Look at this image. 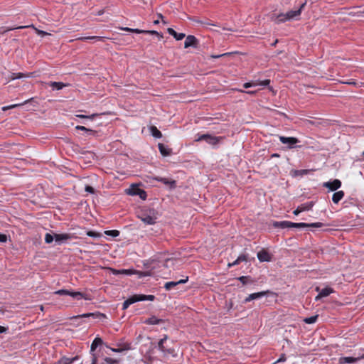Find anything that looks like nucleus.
<instances>
[{"label": "nucleus", "mask_w": 364, "mask_h": 364, "mask_svg": "<svg viewBox=\"0 0 364 364\" xmlns=\"http://www.w3.org/2000/svg\"><path fill=\"white\" fill-rule=\"evenodd\" d=\"M157 212L154 208H144L138 213V218L146 225H154L156 223Z\"/></svg>", "instance_id": "nucleus-1"}, {"label": "nucleus", "mask_w": 364, "mask_h": 364, "mask_svg": "<svg viewBox=\"0 0 364 364\" xmlns=\"http://www.w3.org/2000/svg\"><path fill=\"white\" fill-rule=\"evenodd\" d=\"M156 299L154 295L145 294H134L125 300L122 304V310L127 309L131 304L138 301H154Z\"/></svg>", "instance_id": "nucleus-2"}, {"label": "nucleus", "mask_w": 364, "mask_h": 364, "mask_svg": "<svg viewBox=\"0 0 364 364\" xmlns=\"http://www.w3.org/2000/svg\"><path fill=\"white\" fill-rule=\"evenodd\" d=\"M55 294L58 295H69L73 298L77 299H84L85 300L90 301L92 299V296L90 294L88 293H82L80 291H73L67 289H60L55 292Z\"/></svg>", "instance_id": "nucleus-3"}, {"label": "nucleus", "mask_w": 364, "mask_h": 364, "mask_svg": "<svg viewBox=\"0 0 364 364\" xmlns=\"http://www.w3.org/2000/svg\"><path fill=\"white\" fill-rule=\"evenodd\" d=\"M168 339V336L167 335H164L163 338L160 339L157 344L158 349L161 351L165 355H171L173 357H176L177 353L173 348H166L164 346V343Z\"/></svg>", "instance_id": "nucleus-4"}, {"label": "nucleus", "mask_w": 364, "mask_h": 364, "mask_svg": "<svg viewBox=\"0 0 364 364\" xmlns=\"http://www.w3.org/2000/svg\"><path fill=\"white\" fill-rule=\"evenodd\" d=\"M126 192L129 196H139L143 200H146L147 197L146 192L144 189L140 188L139 184L131 185Z\"/></svg>", "instance_id": "nucleus-5"}, {"label": "nucleus", "mask_w": 364, "mask_h": 364, "mask_svg": "<svg viewBox=\"0 0 364 364\" xmlns=\"http://www.w3.org/2000/svg\"><path fill=\"white\" fill-rule=\"evenodd\" d=\"M279 141L282 144L287 145V149H292L301 147V146L296 145L298 143L300 142V140L296 137L280 136Z\"/></svg>", "instance_id": "nucleus-6"}, {"label": "nucleus", "mask_w": 364, "mask_h": 364, "mask_svg": "<svg viewBox=\"0 0 364 364\" xmlns=\"http://www.w3.org/2000/svg\"><path fill=\"white\" fill-rule=\"evenodd\" d=\"M73 234L70 233H61V234H57L55 233V242L56 245H60L62 244L68 243L69 241L72 240L73 239L76 238Z\"/></svg>", "instance_id": "nucleus-7"}, {"label": "nucleus", "mask_w": 364, "mask_h": 364, "mask_svg": "<svg viewBox=\"0 0 364 364\" xmlns=\"http://www.w3.org/2000/svg\"><path fill=\"white\" fill-rule=\"evenodd\" d=\"M224 139L223 136H212L208 134L200 135L197 141H205L208 144H211L213 146H215L219 144V142Z\"/></svg>", "instance_id": "nucleus-8"}, {"label": "nucleus", "mask_w": 364, "mask_h": 364, "mask_svg": "<svg viewBox=\"0 0 364 364\" xmlns=\"http://www.w3.org/2000/svg\"><path fill=\"white\" fill-rule=\"evenodd\" d=\"M290 228H322L324 226V224L320 222L317 223H293L291 222L290 223Z\"/></svg>", "instance_id": "nucleus-9"}, {"label": "nucleus", "mask_w": 364, "mask_h": 364, "mask_svg": "<svg viewBox=\"0 0 364 364\" xmlns=\"http://www.w3.org/2000/svg\"><path fill=\"white\" fill-rule=\"evenodd\" d=\"M90 317H92L93 319H101V318H106V315L102 313H100L99 311H96V312H93V313H87V314H83L81 315L75 316L72 318L73 319H78L80 318H90Z\"/></svg>", "instance_id": "nucleus-10"}, {"label": "nucleus", "mask_w": 364, "mask_h": 364, "mask_svg": "<svg viewBox=\"0 0 364 364\" xmlns=\"http://www.w3.org/2000/svg\"><path fill=\"white\" fill-rule=\"evenodd\" d=\"M154 179L157 181L163 183L164 185L168 186L171 190L175 189L177 186L176 181L173 179L159 176L154 177Z\"/></svg>", "instance_id": "nucleus-11"}, {"label": "nucleus", "mask_w": 364, "mask_h": 364, "mask_svg": "<svg viewBox=\"0 0 364 364\" xmlns=\"http://www.w3.org/2000/svg\"><path fill=\"white\" fill-rule=\"evenodd\" d=\"M306 4V1L301 4L300 5V7L297 10H295V11L291 10V11L287 12L285 14V16H287V21L293 19V18H296L298 16H299L301 14L302 10L305 7Z\"/></svg>", "instance_id": "nucleus-12"}, {"label": "nucleus", "mask_w": 364, "mask_h": 364, "mask_svg": "<svg viewBox=\"0 0 364 364\" xmlns=\"http://www.w3.org/2000/svg\"><path fill=\"white\" fill-rule=\"evenodd\" d=\"M270 293H271V291L267 290V291H259V292L250 294L247 297H246L245 299L244 303L246 304L252 300L259 299L264 296H267Z\"/></svg>", "instance_id": "nucleus-13"}, {"label": "nucleus", "mask_w": 364, "mask_h": 364, "mask_svg": "<svg viewBox=\"0 0 364 364\" xmlns=\"http://www.w3.org/2000/svg\"><path fill=\"white\" fill-rule=\"evenodd\" d=\"M316 291L318 292V294L316 296V301L323 297H326L329 296L331 293L334 292L333 289H332L331 287H326L322 289H320L319 287H316Z\"/></svg>", "instance_id": "nucleus-14"}, {"label": "nucleus", "mask_w": 364, "mask_h": 364, "mask_svg": "<svg viewBox=\"0 0 364 364\" xmlns=\"http://www.w3.org/2000/svg\"><path fill=\"white\" fill-rule=\"evenodd\" d=\"M198 40L192 35H188L184 42V48H187L189 47L197 48L198 46Z\"/></svg>", "instance_id": "nucleus-15"}, {"label": "nucleus", "mask_w": 364, "mask_h": 364, "mask_svg": "<svg viewBox=\"0 0 364 364\" xmlns=\"http://www.w3.org/2000/svg\"><path fill=\"white\" fill-rule=\"evenodd\" d=\"M323 186L328 188L331 191H335L341 188V181L338 179H334L332 181H328L324 183Z\"/></svg>", "instance_id": "nucleus-16"}, {"label": "nucleus", "mask_w": 364, "mask_h": 364, "mask_svg": "<svg viewBox=\"0 0 364 364\" xmlns=\"http://www.w3.org/2000/svg\"><path fill=\"white\" fill-rule=\"evenodd\" d=\"M257 256L261 262H271L272 259V255L264 249L258 252Z\"/></svg>", "instance_id": "nucleus-17"}, {"label": "nucleus", "mask_w": 364, "mask_h": 364, "mask_svg": "<svg viewBox=\"0 0 364 364\" xmlns=\"http://www.w3.org/2000/svg\"><path fill=\"white\" fill-rule=\"evenodd\" d=\"M169 260H170V259H168H168H162L161 258V257H158L157 258H156V259H151V260L149 261L147 263L144 264V266H145L146 268H150L151 269H155V268H156V264H155V263H156V262H164V267H167V265H166V262H167L168 261H169Z\"/></svg>", "instance_id": "nucleus-18"}, {"label": "nucleus", "mask_w": 364, "mask_h": 364, "mask_svg": "<svg viewBox=\"0 0 364 364\" xmlns=\"http://www.w3.org/2000/svg\"><path fill=\"white\" fill-rule=\"evenodd\" d=\"M188 277H186L185 279H180L177 282H173V281L168 282L165 283L164 288L166 289V290L170 291L172 289L175 288L178 284H182L186 283L188 282Z\"/></svg>", "instance_id": "nucleus-19"}, {"label": "nucleus", "mask_w": 364, "mask_h": 364, "mask_svg": "<svg viewBox=\"0 0 364 364\" xmlns=\"http://www.w3.org/2000/svg\"><path fill=\"white\" fill-rule=\"evenodd\" d=\"M270 19L272 21L274 22L276 24H280L282 23H284L287 21V16L285 14L281 13L279 14H273L270 16Z\"/></svg>", "instance_id": "nucleus-20"}, {"label": "nucleus", "mask_w": 364, "mask_h": 364, "mask_svg": "<svg viewBox=\"0 0 364 364\" xmlns=\"http://www.w3.org/2000/svg\"><path fill=\"white\" fill-rule=\"evenodd\" d=\"M290 223L291 221H273L272 222V227L274 228H281V229H285V228H290Z\"/></svg>", "instance_id": "nucleus-21"}, {"label": "nucleus", "mask_w": 364, "mask_h": 364, "mask_svg": "<svg viewBox=\"0 0 364 364\" xmlns=\"http://www.w3.org/2000/svg\"><path fill=\"white\" fill-rule=\"evenodd\" d=\"M159 150L161 154L164 156H168L171 154L172 150L164 144L159 143L158 144Z\"/></svg>", "instance_id": "nucleus-22"}, {"label": "nucleus", "mask_w": 364, "mask_h": 364, "mask_svg": "<svg viewBox=\"0 0 364 364\" xmlns=\"http://www.w3.org/2000/svg\"><path fill=\"white\" fill-rule=\"evenodd\" d=\"M164 320L161 318H157L155 316H152L148 318H146L144 323L147 325H157L161 323H164Z\"/></svg>", "instance_id": "nucleus-23"}, {"label": "nucleus", "mask_w": 364, "mask_h": 364, "mask_svg": "<svg viewBox=\"0 0 364 364\" xmlns=\"http://www.w3.org/2000/svg\"><path fill=\"white\" fill-rule=\"evenodd\" d=\"M168 33L172 36L176 40L180 41L185 38L186 35L183 33H177L173 28H168L167 29Z\"/></svg>", "instance_id": "nucleus-24"}, {"label": "nucleus", "mask_w": 364, "mask_h": 364, "mask_svg": "<svg viewBox=\"0 0 364 364\" xmlns=\"http://www.w3.org/2000/svg\"><path fill=\"white\" fill-rule=\"evenodd\" d=\"M237 279L243 284L246 285L248 284H253L255 283V279H252L250 276H241Z\"/></svg>", "instance_id": "nucleus-25"}, {"label": "nucleus", "mask_w": 364, "mask_h": 364, "mask_svg": "<svg viewBox=\"0 0 364 364\" xmlns=\"http://www.w3.org/2000/svg\"><path fill=\"white\" fill-rule=\"evenodd\" d=\"M103 343V341L101 338L100 337H96L92 344H91V346H90V353H95V350L97 349V348L99 346H101L102 344Z\"/></svg>", "instance_id": "nucleus-26"}, {"label": "nucleus", "mask_w": 364, "mask_h": 364, "mask_svg": "<svg viewBox=\"0 0 364 364\" xmlns=\"http://www.w3.org/2000/svg\"><path fill=\"white\" fill-rule=\"evenodd\" d=\"M359 358L353 357H341L339 358V364L355 363Z\"/></svg>", "instance_id": "nucleus-27"}, {"label": "nucleus", "mask_w": 364, "mask_h": 364, "mask_svg": "<svg viewBox=\"0 0 364 364\" xmlns=\"http://www.w3.org/2000/svg\"><path fill=\"white\" fill-rule=\"evenodd\" d=\"M343 196H344V192L343 191H339L335 192L333 194L332 200L334 203L337 204L342 200Z\"/></svg>", "instance_id": "nucleus-28"}, {"label": "nucleus", "mask_w": 364, "mask_h": 364, "mask_svg": "<svg viewBox=\"0 0 364 364\" xmlns=\"http://www.w3.org/2000/svg\"><path fill=\"white\" fill-rule=\"evenodd\" d=\"M309 172V169L291 170V175L293 177L302 176L304 175L308 174Z\"/></svg>", "instance_id": "nucleus-29"}, {"label": "nucleus", "mask_w": 364, "mask_h": 364, "mask_svg": "<svg viewBox=\"0 0 364 364\" xmlns=\"http://www.w3.org/2000/svg\"><path fill=\"white\" fill-rule=\"evenodd\" d=\"M48 85L50 87H52L53 89H56L58 90H62L63 87L66 86L65 84L61 82H49Z\"/></svg>", "instance_id": "nucleus-30"}, {"label": "nucleus", "mask_w": 364, "mask_h": 364, "mask_svg": "<svg viewBox=\"0 0 364 364\" xmlns=\"http://www.w3.org/2000/svg\"><path fill=\"white\" fill-rule=\"evenodd\" d=\"M314 205V202L309 201L308 203L301 204L300 205H299V207L300 208L301 212H303V211L310 210L313 208Z\"/></svg>", "instance_id": "nucleus-31"}, {"label": "nucleus", "mask_w": 364, "mask_h": 364, "mask_svg": "<svg viewBox=\"0 0 364 364\" xmlns=\"http://www.w3.org/2000/svg\"><path fill=\"white\" fill-rule=\"evenodd\" d=\"M150 132L151 133V135L155 137V138H161L162 137V134L161 132L157 129L156 127L155 126H151L150 128Z\"/></svg>", "instance_id": "nucleus-32"}, {"label": "nucleus", "mask_w": 364, "mask_h": 364, "mask_svg": "<svg viewBox=\"0 0 364 364\" xmlns=\"http://www.w3.org/2000/svg\"><path fill=\"white\" fill-rule=\"evenodd\" d=\"M33 100H34V98L31 97V98L26 100L23 103H21V104H15V105H11L6 106V107H2V110L3 111H6V110H8V109H13V108L21 106V105H23L24 104H26L28 102H30L33 101Z\"/></svg>", "instance_id": "nucleus-33"}, {"label": "nucleus", "mask_w": 364, "mask_h": 364, "mask_svg": "<svg viewBox=\"0 0 364 364\" xmlns=\"http://www.w3.org/2000/svg\"><path fill=\"white\" fill-rule=\"evenodd\" d=\"M110 348V350L112 352L121 353V352H122L124 350H129L131 348H130V343H124V344H123V347L122 348Z\"/></svg>", "instance_id": "nucleus-34"}, {"label": "nucleus", "mask_w": 364, "mask_h": 364, "mask_svg": "<svg viewBox=\"0 0 364 364\" xmlns=\"http://www.w3.org/2000/svg\"><path fill=\"white\" fill-rule=\"evenodd\" d=\"M55 240V233H46L45 235V242L46 244H50Z\"/></svg>", "instance_id": "nucleus-35"}, {"label": "nucleus", "mask_w": 364, "mask_h": 364, "mask_svg": "<svg viewBox=\"0 0 364 364\" xmlns=\"http://www.w3.org/2000/svg\"><path fill=\"white\" fill-rule=\"evenodd\" d=\"M318 318V315H315V316H310V317L305 318L304 319V321L306 323L311 324V323H314L315 322H316Z\"/></svg>", "instance_id": "nucleus-36"}, {"label": "nucleus", "mask_w": 364, "mask_h": 364, "mask_svg": "<svg viewBox=\"0 0 364 364\" xmlns=\"http://www.w3.org/2000/svg\"><path fill=\"white\" fill-rule=\"evenodd\" d=\"M105 234L106 235L111 236L112 237H116L119 235L120 232L117 230H106L105 232Z\"/></svg>", "instance_id": "nucleus-37"}, {"label": "nucleus", "mask_w": 364, "mask_h": 364, "mask_svg": "<svg viewBox=\"0 0 364 364\" xmlns=\"http://www.w3.org/2000/svg\"><path fill=\"white\" fill-rule=\"evenodd\" d=\"M102 38H103V37H100V36H85V37L79 38L78 39L85 41L87 40L102 41Z\"/></svg>", "instance_id": "nucleus-38"}, {"label": "nucleus", "mask_w": 364, "mask_h": 364, "mask_svg": "<svg viewBox=\"0 0 364 364\" xmlns=\"http://www.w3.org/2000/svg\"><path fill=\"white\" fill-rule=\"evenodd\" d=\"M135 274H137L139 276V277L141 278V277L151 276L152 274V273H151V271L142 272V271L136 270L135 271Z\"/></svg>", "instance_id": "nucleus-39"}, {"label": "nucleus", "mask_w": 364, "mask_h": 364, "mask_svg": "<svg viewBox=\"0 0 364 364\" xmlns=\"http://www.w3.org/2000/svg\"><path fill=\"white\" fill-rule=\"evenodd\" d=\"M104 362L107 364H119V360L114 359V358H109V357H105L104 358Z\"/></svg>", "instance_id": "nucleus-40"}, {"label": "nucleus", "mask_w": 364, "mask_h": 364, "mask_svg": "<svg viewBox=\"0 0 364 364\" xmlns=\"http://www.w3.org/2000/svg\"><path fill=\"white\" fill-rule=\"evenodd\" d=\"M98 116V114H92L91 115L77 114L76 117L82 119H93Z\"/></svg>", "instance_id": "nucleus-41"}, {"label": "nucleus", "mask_w": 364, "mask_h": 364, "mask_svg": "<svg viewBox=\"0 0 364 364\" xmlns=\"http://www.w3.org/2000/svg\"><path fill=\"white\" fill-rule=\"evenodd\" d=\"M25 76H26V75L22 73H14L11 74V79L12 80L20 79V78L24 77Z\"/></svg>", "instance_id": "nucleus-42"}, {"label": "nucleus", "mask_w": 364, "mask_h": 364, "mask_svg": "<svg viewBox=\"0 0 364 364\" xmlns=\"http://www.w3.org/2000/svg\"><path fill=\"white\" fill-rule=\"evenodd\" d=\"M230 55H232V53H225L220 54V55H211L210 57V58H225V57L229 56Z\"/></svg>", "instance_id": "nucleus-43"}, {"label": "nucleus", "mask_w": 364, "mask_h": 364, "mask_svg": "<svg viewBox=\"0 0 364 364\" xmlns=\"http://www.w3.org/2000/svg\"><path fill=\"white\" fill-rule=\"evenodd\" d=\"M111 272L114 275H119V274H124L126 269H111Z\"/></svg>", "instance_id": "nucleus-44"}, {"label": "nucleus", "mask_w": 364, "mask_h": 364, "mask_svg": "<svg viewBox=\"0 0 364 364\" xmlns=\"http://www.w3.org/2000/svg\"><path fill=\"white\" fill-rule=\"evenodd\" d=\"M91 354V364H97L98 356L95 353H90Z\"/></svg>", "instance_id": "nucleus-45"}, {"label": "nucleus", "mask_w": 364, "mask_h": 364, "mask_svg": "<svg viewBox=\"0 0 364 364\" xmlns=\"http://www.w3.org/2000/svg\"><path fill=\"white\" fill-rule=\"evenodd\" d=\"M145 33H149L152 35L158 36L159 38H163V34L161 33H159L156 31H149V30H145Z\"/></svg>", "instance_id": "nucleus-46"}, {"label": "nucleus", "mask_w": 364, "mask_h": 364, "mask_svg": "<svg viewBox=\"0 0 364 364\" xmlns=\"http://www.w3.org/2000/svg\"><path fill=\"white\" fill-rule=\"evenodd\" d=\"M255 85H257V82H245L243 84V87L245 89H247V88L252 87Z\"/></svg>", "instance_id": "nucleus-47"}, {"label": "nucleus", "mask_w": 364, "mask_h": 364, "mask_svg": "<svg viewBox=\"0 0 364 364\" xmlns=\"http://www.w3.org/2000/svg\"><path fill=\"white\" fill-rule=\"evenodd\" d=\"M87 235H88V236H90V237H94V238H95V237H99V236H100V234H99V233H97V232H95V231H92V230H90V231H88V232H87Z\"/></svg>", "instance_id": "nucleus-48"}, {"label": "nucleus", "mask_w": 364, "mask_h": 364, "mask_svg": "<svg viewBox=\"0 0 364 364\" xmlns=\"http://www.w3.org/2000/svg\"><path fill=\"white\" fill-rule=\"evenodd\" d=\"M75 129H77V130H81V131H83V132H91L90 129H88V128H87V127H84V126H80V125H77V126H76V127H75Z\"/></svg>", "instance_id": "nucleus-49"}, {"label": "nucleus", "mask_w": 364, "mask_h": 364, "mask_svg": "<svg viewBox=\"0 0 364 364\" xmlns=\"http://www.w3.org/2000/svg\"><path fill=\"white\" fill-rule=\"evenodd\" d=\"M235 90L238 91V92H245L247 94H249V95H254L257 93V91L256 90H249V91H245L243 90H240V89H235Z\"/></svg>", "instance_id": "nucleus-50"}, {"label": "nucleus", "mask_w": 364, "mask_h": 364, "mask_svg": "<svg viewBox=\"0 0 364 364\" xmlns=\"http://www.w3.org/2000/svg\"><path fill=\"white\" fill-rule=\"evenodd\" d=\"M320 123L317 121H313V120H310V119H306V124L308 125V124H311V125H314V126H318Z\"/></svg>", "instance_id": "nucleus-51"}, {"label": "nucleus", "mask_w": 364, "mask_h": 364, "mask_svg": "<svg viewBox=\"0 0 364 364\" xmlns=\"http://www.w3.org/2000/svg\"><path fill=\"white\" fill-rule=\"evenodd\" d=\"M90 132H85V134L87 135V136H98V132L97 131H95V130H93V129H90Z\"/></svg>", "instance_id": "nucleus-52"}, {"label": "nucleus", "mask_w": 364, "mask_h": 364, "mask_svg": "<svg viewBox=\"0 0 364 364\" xmlns=\"http://www.w3.org/2000/svg\"><path fill=\"white\" fill-rule=\"evenodd\" d=\"M85 190L86 192L87 193H95V188L90 186H86L85 188Z\"/></svg>", "instance_id": "nucleus-53"}, {"label": "nucleus", "mask_w": 364, "mask_h": 364, "mask_svg": "<svg viewBox=\"0 0 364 364\" xmlns=\"http://www.w3.org/2000/svg\"><path fill=\"white\" fill-rule=\"evenodd\" d=\"M269 83H270V80L267 79V80L260 81L259 82L257 83V85H262V86H267L269 85Z\"/></svg>", "instance_id": "nucleus-54"}, {"label": "nucleus", "mask_w": 364, "mask_h": 364, "mask_svg": "<svg viewBox=\"0 0 364 364\" xmlns=\"http://www.w3.org/2000/svg\"><path fill=\"white\" fill-rule=\"evenodd\" d=\"M130 32L132 33H145V30H141V29H138V28H132V30H130Z\"/></svg>", "instance_id": "nucleus-55"}, {"label": "nucleus", "mask_w": 364, "mask_h": 364, "mask_svg": "<svg viewBox=\"0 0 364 364\" xmlns=\"http://www.w3.org/2000/svg\"><path fill=\"white\" fill-rule=\"evenodd\" d=\"M237 259L240 262L247 261V256L246 255H241L237 257Z\"/></svg>", "instance_id": "nucleus-56"}, {"label": "nucleus", "mask_w": 364, "mask_h": 364, "mask_svg": "<svg viewBox=\"0 0 364 364\" xmlns=\"http://www.w3.org/2000/svg\"><path fill=\"white\" fill-rule=\"evenodd\" d=\"M7 241V236L5 234L0 233V242H6Z\"/></svg>", "instance_id": "nucleus-57"}, {"label": "nucleus", "mask_w": 364, "mask_h": 364, "mask_svg": "<svg viewBox=\"0 0 364 364\" xmlns=\"http://www.w3.org/2000/svg\"><path fill=\"white\" fill-rule=\"evenodd\" d=\"M286 360H287L286 355L282 354L280 355L279 358L277 360V363L284 362V361H286Z\"/></svg>", "instance_id": "nucleus-58"}, {"label": "nucleus", "mask_w": 364, "mask_h": 364, "mask_svg": "<svg viewBox=\"0 0 364 364\" xmlns=\"http://www.w3.org/2000/svg\"><path fill=\"white\" fill-rule=\"evenodd\" d=\"M135 269H126L125 275H132L135 274Z\"/></svg>", "instance_id": "nucleus-59"}, {"label": "nucleus", "mask_w": 364, "mask_h": 364, "mask_svg": "<svg viewBox=\"0 0 364 364\" xmlns=\"http://www.w3.org/2000/svg\"><path fill=\"white\" fill-rule=\"evenodd\" d=\"M300 213H301V210L299 206L293 211V214L295 215H298Z\"/></svg>", "instance_id": "nucleus-60"}, {"label": "nucleus", "mask_w": 364, "mask_h": 364, "mask_svg": "<svg viewBox=\"0 0 364 364\" xmlns=\"http://www.w3.org/2000/svg\"><path fill=\"white\" fill-rule=\"evenodd\" d=\"M79 359V357L77 355L73 357V358H69V362L70 364L73 363L74 362H75L77 360Z\"/></svg>", "instance_id": "nucleus-61"}, {"label": "nucleus", "mask_w": 364, "mask_h": 364, "mask_svg": "<svg viewBox=\"0 0 364 364\" xmlns=\"http://www.w3.org/2000/svg\"><path fill=\"white\" fill-rule=\"evenodd\" d=\"M240 263V262H239V260L237 258L232 263H229L228 266L229 267L235 266V265L239 264Z\"/></svg>", "instance_id": "nucleus-62"}, {"label": "nucleus", "mask_w": 364, "mask_h": 364, "mask_svg": "<svg viewBox=\"0 0 364 364\" xmlns=\"http://www.w3.org/2000/svg\"><path fill=\"white\" fill-rule=\"evenodd\" d=\"M6 330H7L6 328H5L4 326H0V333L6 332Z\"/></svg>", "instance_id": "nucleus-63"}, {"label": "nucleus", "mask_w": 364, "mask_h": 364, "mask_svg": "<svg viewBox=\"0 0 364 364\" xmlns=\"http://www.w3.org/2000/svg\"><path fill=\"white\" fill-rule=\"evenodd\" d=\"M279 157H280V154H279L277 153H274L271 155V158H279Z\"/></svg>", "instance_id": "nucleus-64"}]
</instances>
